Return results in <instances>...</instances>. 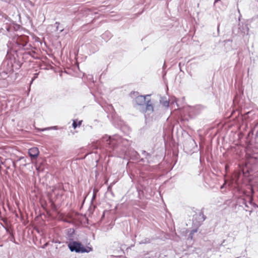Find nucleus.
I'll return each mask as SVG.
<instances>
[{
  "label": "nucleus",
  "mask_w": 258,
  "mask_h": 258,
  "mask_svg": "<svg viewBox=\"0 0 258 258\" xmlns=\"http://www.w3.org/2000/svg\"><path fill=\"white\" fill-rule=\"evenodd\" d=\"M37 75H38L37 74H35V76H34V77L32 79V81H31V83H32V82H33V81H34V80H35V79L37 77Z\"/></svg>",
  "instance_id": "nucleus-17"
},
{
  "label": "nucleus",
  "mask_w": 258,
  "mask_h": 258,
  "mask_svg": "<svg viewBox=\"0 0 258 258\" xmlns=\"http://www.w3.org/2000/svg\"><path fill=\"white\" fill-rule=\"evenodd\" d=\"M62 188V185L61 184H58V185H55L53 187L52 190L54 191L56 189L61 190Z\"/></svg>",
  "instance_id": "nucleus-12"
},
{
  "label": "nucleus",
  "mask_w": 258,
  "mask_h": 258,
  "mask_svg": "<svg viewBox=\"0 0 258 258\" xmlns=\"http://www.w3.org/2000/svg\"><path fill=\"white\" fill-rule=\"evenodd\" d=\"M227 167H228L227 165H226V166H225L226 169H227Z\"/></svg>",
  "instance_id": "nucleus-28"
},
{
  "label": "nucleus",
  "mask_w": 258,
  "mask_h": 258,
  "mask_svg": "<svg viewBox=\"0 0 258 258\" xmlns=\"http://www.w3.org/2000/svg\"><path fill=\"white\" fill-rule=\"evenodd\" d=\"M150 96V95L148 94L136 97L134 100L135 107L143 113H152L154 110V107L153 102L148 98Z\"/></svg>",
  "instance_id": "nucleus-2"
},
{
  "label": "nucleus",
  "mask_w": 258,
  "mask_h": 258,
  "mask_svg": "<svg viewBox=\"0 0 258 258\" xmlns=\"http://www.w3.org/2000/svg\"><path fill=\"white\" fill-rule=\"evenodd\" d=\"M239 30L242 35H248L249 31V24L247 23L239 24Z\"/></svg>",
  "instance_id": "nucleus-4"
},
{
  "label": "nucleus",
  "mask_w": 258,
  "mask_h": 258,
  "mask_svg": "<svg viewBox=\"0 0 258 258\" xmlns=\"http://www.w3.org/2000/svg\"><path fill=\"white\" fill-rule=\"evenodd\" d=\"M133 156H135V160H138L140 158V155L139 154V153L135 151H133Z\"/></svg>",
  "instance_id": "nucleus-14"
},
{
  "label": "nucleus",
  "mask_w": 258,
  "mask_h": 258,
  "mask_svg": "<svg viewBox=\"0 0 258 258\" xmlns=\"http://www.w3.org/2000/svg\"><path fill=\"white\" fill-rule=\"evenodd\" d=\"M96 198V194L95 193H94L93 194V197H92V200H94Z\"/></svg>",
  "instance_id": "nucleus-19"
},
{
  "label": "nucleus",
  "mask_w": 258,
  "mask_h": 258,
  "mask_svg": "<svg viewBox=\"0 0 258 258\" xmlns=\"http://www.w3.org/2000/svg\"><path fill=\"white\" fill-rule=\"evenodd\" d=\"M221 0H215L214 4H215L216 3H217L218 2H219Z\"/></svg>",
  "instance_id": "nucleus-20"
},
{
  "label": "nucleus",
  "mask_w": 258,
  "mask_h": 258,
  "mask_svg": "<svg viewBox=\"0 0 258 258\" xmlns=\"http://www.w3.org/2000/svg\"><path fill=\"white\" fill-rule=\"evenodd\" d=\"M39 151L37 148L33 147L30 148L28 151V154L32 159H35L39 155Z\"/></svg>",
  "instance_id": "nucleus-5"
},
{
  "label": "nucleus",
  "mask_w": 258,
  "mask_h": 258,
  "mask_svg": "<svg viewBox=\"0 0 258 258\" xmlns=\"http://www.w3.org/2000/svg\"><path fill=\"white\" fill-rule=\"evenodd\" d=\"M196 216L198 217L200 223L203 222L206 219V217L204 215L203 212H200L198 215H196Z\"/></svg>",
  "instance_id": "nucleus-7"
},
{
  "label": "nucleus",
  "mask_w": 258,
  "mask_h": 258,
  "mask_svg": "<svg viewBox=\"0 0 258 258\" xmlns=\"http://www.w3.org/2000/svg\"><path fill=\"white\" fill-rule=\"evenodd\" d=\"M55 243H60V242H59V241H55Z\"/></svg>",
  "instance_id": "nucleus-27"
},
{
  "label": "nucleus",
  "mask_w": 258,
  "mask_h": 258,
  "mask_svg": "<svg viewBox=\"0 0 258 258\" xmlns=\"http://www.w3.org/2000/svg\"><path fill=\"white\" fill-rule=\"evenodd\" d=\"M219 24L218 25V28H217V30H218V32H219Z\"/></svg>",
  "instance_id": "nucleus-24"
},
{
  "label": "nucleus",
  "mask_w": 258,
  "mask_h": 258,
  "mask_svg": "<svg viewBox=\"0 0 258 258\" xmlns=\"http://www.w3.org/2000/svg\"><path fill=\"white\" fill-rule=\"evenodd\" d=\"M142 154H144L145 156V159H142L141 161L143 162H145V160H146L147 162L148 163H151V161L149 160L150 158L151 157V155H150L148 153H147L145 151H142Z\"/></svg>",
  "instance_id": "nucleus-6"
},
{
  "label": "nucleus",
  "mask_w": 258,
  "mask_h": 258,
  "mask_svg": "<svg viewBox=\"0 0 258 258\" xmlns=\"http://www.w3.org/2000/svg\"><path fill=\"white\" fill-rule=\"evenodd\" d=\"M89 76L90 77L89 78V79H90L91 78H93V77H92V75H90V76Z\"/></svg>",
  "instance_id": "nucleus-26"
},
{
  "label": "nucleus",
  "mask_w": 258,
  "mask_h": 258,
  "mask_svg": "<svg viewBox=\"0 0 258 258\" xmlns=\"http://www.w3.org/2000/svg\"><path fill=\"white\" fill-rule=\"evenodd\" d=\"M197 230L196 229H195V230H192V233H194V232H197Z\"/></svg>",
  "instance_id": "nucleus-22"
},
{
  "label": "nucleus",
  "mask_w": 258,
  "mask_h": 258,
  "mask_svg": "<svg viewBox=\"0 0 258 258\" xmlns=\"http://www.w3.org/2000/svg\"><path fill=\"white\" fill-rule=\"evenodd\" d=\"M111 34L108 32L106 31L102 35V38L104 39L105 41L109 39L111 37Z\"/></svg>",
  "instance_id": "nucleus-8"
},
{
  "label": "nucleus",
  "mask_w": 258,
  "mask_h": 258,
  "mask_svg": "<svg viewBox=\"0 0 258 258\" xmlns=\"http://www.w3.org/2000/svg\"><path fill=\"white\" fill-rule=\"evenodd\" d=\"M48 245V243L47 242L46 243H45L42 246V248H45L47 245Z\"/></svg>",
  "instance_id": "nucleus-18"
},
{
  "label": "nucleus",
  "mask_w": 258,
  "mask_h": 258,
  "mask_svg": "<svg viewBox=\"0 0 258 258\" xmlns=\"http://www.w3.org/2000/svg\"><path fill=\"white\" fill-rule=\"evenodd\" d=\"M242 204L243 205H246L247 204V200L245 199H242Z\"/></svg>",
  "instance_id": "nucleus-16"
},
{
  "label": "nucleus",
  "mask_w": 258,
  "mask_h": 258,
  "mask_svg": "<svg viewBox=\"0 0 258 258\" xmlns=\"http://www.w3.org/2000/svg\"><path fill=\"white\" fill-rule=\"evenodd\" d=\"M151 242V239L149 238H146L144 239H143L141 242H140V244H147L150 243Z\"/></svg>",
  "instance_id": "nucleus-11"
},
{
  "label": "nucleus",
  "mask_w": 258,
  "mask_h": 258,
  "mask_svg": "<svg viewBox=\"0 0 258 258\" xmlns=\"http://www.w3.org/2000/svg\"><path fill=\"white\" fill-rule=\"evenodd\" d=\"M68 246L71 252L76 253H88L93 250L92 248L90 247L85 248L81 242L75 241H70Z\"/></svg>",
  "instance_id": "nucleus-3"
},
{
  "label": "nucleus",
  "mask_w": 258,
  "mask_h": 258,
  "mask_svg": "<svg viewBox=\"0 0 258 258\" xmlns=\"http://www.w3.org/2000/svg\"><path fill=\"white\" fill-rule=\"evenodd\" d=\"M59 24H59V22H56L55 23L54 25H55V26H56V30H57V31H58V30H59V31H60V32H62V31L63 30V28H61V29H59Z\"/></svg>",
  "instance_id": "nucleus-15"
},
{
  "label": "nucleus",
  "mask_w": 258,
  "mask_h": 258,
  "mask_svg": "<svg viewBox=\"0 0 258 258\" xmlns=\"http://www.w3.org/2000/svg\"><path fill=\"white\" fill-rule=\"evenodd\" d=\"M86 11H90V9H87L86 10Z\"/></svg>",
  "instance_id": "nucleus-25"
},
{
  "label": "nucleus",
  "mask_w": 258,
  "mask_h": 258,
  "mask_svg": "<svg viewBox=\"0 0 258 258\" xmlns=\"http://www.w3.org/2000/svg\"><path fill=\"white\" fill-rule=\"evenodd\" d=\"M82 122V121H79L78 122V123H77V122H76L75 121H74L73 123V125H72L73 127L74 128H76L77 126L81 125Z\"/></svg>",
  "instance_id": "nucleus-13"
},
{
  "label": "nucleus",
  "mask_w": 258,
  "mask_h": 258,
  "mask_svg": "<svg viewBox=\"0 0 258 258\" xmlns=\"http://www.w3.org/2000/svg\"><path fill=\"white\" fill-rule=\"evenodd\" d=\"M245 205V207L246 208H248V206L247 203V204H246V205Z\"/></svg>",
  "instance_id": "nucleus-23"
},
{
  "label": "nucleus",
  "mask_w": 258,
  "mask_h": 258,
  "mask_svg": "<svg viewBox=\"0 0 258 258\" xmlns=\"http://www.w3.org/2000/svg\"><path fill=\"white\" fill-rule=\"evenodd\" d=\"M247 198L248 199V203L251 205V206H253V207H256V205L253 203V198L252 196H248L247 197Z\"/></svg>",
  "instance_id": "nucleus-9"
},
{
  "label": "nucleus",
  "mask_w": 258,
  "mask_h": 258,
  "mask_svg": "<svg viewBox=\"0 0 258 258\" xmlns=\"http://www.w3.org/2000/svg\"><path fill=\"white\" fill-rule=\"evenodd\" d=\"M160 103L165 107L168 108L169 106V102L167 100H163V99L160 100Z\"/></svg>",
  "instance_id": "nucleus-10"
},
{
  "label": "nucleus",
  "mask_w": 258,
  "mask_h": 258,
  "mask_svg": "<svg viewBox=\"0 0 258 258\" xmlns=\"http://www.w3.org/2000/svg\"><path fill=\"white\" fill-rule=\"evenodd\" d=\"M229 41H232V40L229 39V40H226L224 41V42H229Z\"/></svg>",
  "instance_id": "nucleus-21"
},
{
  "label": "nucleus",
  "mask_w": 258,
  "mask_h": 258,
  "mask_svg": "<svg viewBox=\"0 0 258 258\" xmlns=\"http://www.w3.org/2000/svg\"><path fill=\"white\" fill-rule=\"evenodd\" d=\"M101 142L103 145L102 148H104L109 153L113 152L112 155H115L119 157H121L124 155L126 152V148L125 147L127 141L124 140L118 136H114L111 137L105 135L102 137Z\"/></svg>",
  "instance_id": "nucleus-1"
},
{
  "label": "nucleus",
  "mask_w": 258,
  "mask_h": 258,
  "mask_svg": "<svg viewBox=\"0 0 258 258\" xmlns=\"http://www.w3.org/2000/svg\"><path fill=\"white\" fill-rule=\"evenodd\" d=\"M103 7H104V6H101V7H100V8H103Z\"/></svg>",
  "instance_id": "nucleus-29"
}]
</instances>
